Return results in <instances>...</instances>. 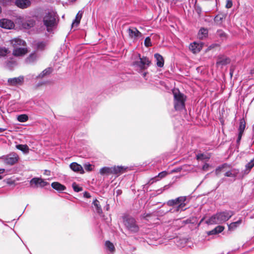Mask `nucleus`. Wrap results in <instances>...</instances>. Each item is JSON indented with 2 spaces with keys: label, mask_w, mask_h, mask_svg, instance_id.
Segmentation results:
<instances>
[{
  "label": "nucleus",
  "mask_w": 254,
  "mask_h": 254,
  "mask_svg": "<svg viewBox=\"0 0 254 254\" xmlns=\"http://www.w3.org/2000/svg\"><path fill=\"white\" fill-rule=\"evenodd\" d=\"M234 215V212L231 210L218 212L211 216L206 221V223L208 224H221L228 220Z\"/></svg>",
  "instance_id": "f257e3e1"
},
{
  "label": "nucleus",
  "mask_w": 254,
  "mask_h": 254,
  "mask_svg": "<svg viewBox=\"0 0 254 254\" xmlns=\"http://www.w3.org/2000/svg\"><path fill=\"white\" fill-rule=\"evenodd\" d=\"M137 56L138 59L132 62V66L136 71L141 73L150 66L151 62L147 57H141L140 54H138Z\"/></svg>",
  "instance_id": "f03ea898"
},
{
  "label": "nucleus",
  "mask_w": 254,
  "mask_h": 254,
  "mask_svg": "<svg viewBox=\"0 0 254 254\" xmlns=\"http://www.w3.org/2000/svg\"><path fill=\"white\" fill-rule=\"evenodd\" d=\"M58 21L57 13L53 11H48L43 17V23L48 32H51L57 27Z\"/></svg>",
  "instance_id": "7ed1b4c3"
},
{
  "label": "nucleus",
  "mask_w": 254,
  "mask_h": 254,
  "mask_svg": "<svg viewBox=\"0 0 254 254\" xmlns=\"http://www.w3.org/2000/svg\"><path fill=\"white\" fill-rule=\"evenodd\" d=\"M123 223L125 228L131 233L134 234L138 232L139 227L135 219L128 215L123 217Z\"/></svg>",
  "instance_id": "20e7f679"
},
{
  "label": "nucleus",
  "mask_w": 254,
  "mask_h": 254,
  "mask_svg": "<svg viewBox=\"0 0 254 254\" xmlns=\"http://www.w3.org/2000/svg\"><path fill=\"white\" fill-rule=\"evenodd\" d=\"M186 196H180L174 199H170L167 201L166 204L169 206L177 205V206L172 210V212H179L186 210L185 207L186 205Z\"/></svg>",
  "instance_id": "39448f33"
},
{
  "label": "nucleus",
  "mask_w": 254,
  "mask_h": 254,
  "mask_svg": "<svg viewBox=\"0 0 254 254\" xmlns=\"http://www.w3.org/2000/svg\"><path fill=\"white\" fill-rule=\"evenodd\" d=\"M174 108L176 111H181L185 108L186 96L179 92L178 94L174 93Z\"/></svg>",
  "instance_id": "423d86ee"
},
{
  "label": "nucleus",
  "mask_w": 254,
  "mask_h": 254,
  "mask_svg": "<svg viewBox=\"0 0 254 254\" xmlns=\"http://www.w3.org/2000/svg\"><path fill=\"white\" fill-rule=\"evenodd\" d=\"M0 159L2 160L5 164L12 166L18 162L19 157L16 153L12 152L8 154L0 156Z\"/></svg>",
  "instance_id": "0eeeda50"
},
{
  "label": "nucleus",
  "mask_w": 254,
  "mask_h": 254,
  "mask_svg": "<svg viewBox=\"0 0 254 254\" xmlns=\"http://www.w3.org/2000/svg\"><path fill=\"white\" fill-rule=\"evenodd\" d=\"M30 184L31 187L33 186V185H34L36 188L38 187L43 188L49 185V183L41 178L34 177L30 181Z\"/></svg>",
  "instance_id": "6e6552de"
},
{
  "label": "nucleus",
  "mask_w": 254,
  "mask_h": 254,
  "mask_svg": "<svg viewBox=\"0 0 254 254\" xmlns=\"http://www.w3.org/2000/svg\"><path fill=\"white\" fill-rule=\"evenodd\" d=\"M25 77L23 75H20L17 77L10 78L7 80L9 85L16 86L22 85L24 82Z\"/></svg>",
  "instance_id": "1a4fd4ad"
},
{
  "label": "nucleus",
  "mask_w": 254,
  "mask_h": 254,
  "mask_svg": "<svg viewBox=\"0 0 254 254\" xmlns=\"http://www.w3.org/2000/svg\"><path fill=\"white\" fill-rule=\"evenodd\" d=\"M128 32L129 37L134 40L142 38L143 36L142 34L136 27L129 28Z\"/></svg>",
  "instance_id": "9d476101"
},
{
  "label": "nucleus",
  "mask_w": 254,
  "mask_h": 254,
  "mask_svg": "<svg viewBox=\"0 0 254 254\" xmlns=\"http://www.w3.org/2000/svg\"><path fill=\"white\" fill-rule=\"evenodd\" d=\"M0 26L4 29H11L14 27V24L11 20L2 19L0 20Z\"/></svg>",
  "instance_id": "9b49d317"
},
{
  "label": "nucleus",
  "mask_w": 254,
  "mask_h": 254,
  "mask_svg": "<svg viewBox=\"0 0 254 254\" xmlns=\"http://www.w3.org/2000/svg\"><path fill=\"white\" fill-rule=\"evenodd\" d=\"M127 167L123 166H114L112 167V175L119 176L122 174L125 173Z\"/></svg>",
  "instance_id": "f8f14e48"
},
{
  "label": "nucleus",
  "mask_w": 254,
  "mask_h": 254,
  "mask_svg": "<svg viewBox=\"0 0 254 254\" xmlns=\"http://www.w3.org/2000/svg\"><path fill=\"white\" fill-rule=\"evenodd\" d=\"M17 64L16 59L13 57L9 58L5 62V67L9 70H13Z\"/></svg>",
  "instance_id": "ddd939ff"
},
{
  "label": "nucleus",
  "mask_w": 254,
  "mask_h": 254,
  "mask_svg": "<svg viewBox=\"0 0 254 254\" xmlns=\"http://www.w3.org/2000/svg\"><path fill=\"white\" fill-rule=\"evenodd\" d=\"M69 167L74 172L79 173L80 174H83L84 171L82 166L76 162H72L69 165Z\"/></svg>",
  "instance_id": "4468645a"
},
{
  "label": "nucleus",
  "mask_w": 254,
  "mask_h": 254,
  "mask_svg": "<svg viewBox=\"0 0 254 254\" xmlns=\"http://www.w3.org/2000/svg\"><path fill=\"white\" fill-rule=\"evenodd\" d=\"M230 62V60L229 58L226 57L224 56H220L218 57L216 64L217 65H225Z\"/></svg>",
  "instance_id": "2eb2a0df"
},
{
  "label": "nucleus",
  "mask_w": 254,
  "mask_h": 254,
  "mask_svg": "<svg viewBox=\"0 0 254 254\" xmlns=\"http://www.w3.org/2000/svg\"><path fill=\"white\" fill-rule=\"evenodd\" d=\"M242 223V218H240L238 220L228 224V230L233 231L238 228Z\"/></svg>",
  "instance_id": "dca6fc26"
},
{
  "label": "nucleus",
  "mask_w": 254,
  "mask_h": 254,
  "mask_svg": "<svg viewBox=\"0 0 254 254\" xmlns=\"http://www.w3.org/2000/svg\"><path fill=\"white\" fill-rule=\"evenodd\" d=\"M15 5L19 8H25L30 4V1L28 0H16Z\"/></svg>",
  "instance_id": "f3484780"
},
{
  "label": "nucleus",
  "mask_w": 254,
  "mask_h": 254,
  "mask_svg": "<svg viewBox=\"0 0 254 254\" xmlns=\"http://www.w3.org/2000/svg\"><path fill=\"white\" fill-rule=\"evenodd\" d=\"M51 187L54 190L61 192L66 190V187L64 185L61 184L59 182H55L52 183Z\"/></svg>",
  "instance_id": "a211bd4d"
},
{
  "label": "nucleus",
  "mask_w": 254,
  "mask_h": 254,
  "mask_svg": "<svg viewBox=\"0 0 254 254\" xmlns=\"http://www.w3.org/2000/svg\"><path fill=\"white\" fill-rule=\"evenodd\" d=\"M226 15L222 14H218L216 15L213 20L215 24L221 26L222 25L223 21L225 18Z\"/></svg>",
  "instance_id": "6ab92c4d"
},
{
  "label": "nucleus",
  "mask_w": 254,
  "mask_h": 254,
  "mask_svg": "<svg viewBox=\"0 0 254 254\" xmlns=\"http://www.w3.org/2000/svg\"><path fill=\"white\" fill-rule=\"evenodd\" d=\"M13 51V55L14 56H22L24 55L27 53L26 49L24 48H17L14 47Z\"/></svg>",
  "instance_id": "aec40b11"
},
{
  "label": "nucleus",
  "mask_w": 254,
  "mask_h": 254,
  "mask_svg": "<svg viewBox=\"0 0 254 254\" xmlns=\"http://www.w3.org/2000/svg\"><path fill=\"white\" fill-rule=\"evenodd\" d=\"M154 58L156 61V65L159 67H162L164 64V60L163 57L158 53L154 54Z\"/></svg>",
  "instance_id": "412c9836"
},
{
  "label": "nucleus",
  "mask_w": 254,
  "mask_h": 254,
  "mask_svg": "<svg viewBox=\"0 0 254 254\" xmlns=\"http://www.w3.org/2000/svg\"><path fill=\"white\" fill-rule=\"evenodd\" d=\"M215 37L223 41L227 39L228 35L223 30L218 29L216 32Z\"/></svg>",
  "instance_id": "4be33fe9"
},
{
  "label": "nucleus",
  "mask_w": 254,
  "mask_h": 254,
  "mask_svg": "<svg viewBox=\"0 0 254 254\" xmlns=\"http://www.w3.org/2000/svg\"><path fill=\"white\" fill-rule=\"evenodd\" d=\"M83 14V12L81 10H80L78 11V12L77 13L75 19L72 21V23L71 24V27H73L74 26H78V25L80 23V20L82 18Z\"/></svg>",
  "instance_id": "5701e85b"
},
{
  "label": "nucleus",
  "mask_w": 254,
  "mask_h": 254,
  "mask_svg": "<svg viewBox=\"0 0 254 254\" xmlns=\"http://www.w3.org/2000/svg\"><path fill=\"white\" fill-rule=\"evenodd\" d=\"M224 227L221 225L216 226L215 228L207 232L208 235H216L221 233L224 230Z\"/></svg>",
  "instance_id": "b1692460"
},
{
  "label": "nucleus",
  "mask_w": 254,
  "mask_h": 254,
  "mask_svg": "<svg viewBox=\"0 0 254 254\" xmlns=\"http://www.w3.org/2000/svg\"><path fill=\"white\" fill-rule=\"evenodd\" d=\"M190 49L193 53H197L199 52L201 49V46L196 42H193L190 45Z\"/></svg>",
  "instance_id": "393cba45"
},
{
  "label": "nucleus",
  "mask_w": 254,
  "mask_h": 254,
  "mask_svg": "<svg viewBox=\"0 0 254 254\" xmlns=\"http://www.w3.org/2000/svg\"><path fill=\"white\" fill-rule=\"evenodd\" d=\"M99 172L102 176L112 175V167H104L100 169Z\"/></svg>",
  "instance_id": "a878e982"
},
{
  "label": "nucleus",
  "mask_w": 254,
  "mask_h": 254,
  "mask_svg": "<svg viewBox=\"0 0 254 254\" xmlns=\"http://www.w3.org/2000/svg\"><path fill=\"white\" fill-rule=\"evenodd\" d=\"M208 30L207 28L201 27L198 33V36L199 39H203L208 36Z\"/></svg>",
  "instance_id": "bb28decb"
},
{
  "label": "nucleus",
  "mask_w": 254,
  "mask_h": 254,
  "mask_svg": "<svg viewBox=\"0 0 254 254\" xmlns=\"http://www.w3.org/2000/svg\"><path fill=\"white\" fill-rule=\"evenodd\" d=\"M246 128V122L244 118L240 120L239 126L238 128V134H243Z\"/></svg>",
  "instance_id": "cd10ccee"
},
{
  "label": "nucleus",
  "mask_w": 254,
  "mask_h": 254,
  "mask_svg": "<svg viewBox=\"0 0 254 254\" xmlns=\"http://www.w3.org/2000/svg\"><path fill=\"white\" fill-rule=\"evenodd\" d=\"M37 55L35 53H32L25 59V62L27 64H32L37 60Z\"/></svg>",
  "instance_id": "c85d7f7f"
},
{
  "label": "nucleus",
  "mask_w": 254,
  "mask_h": 254,
  "mask_svg": "<svg viewBox=\"0 0 254 254\" xmlns=\"http://www.w3.org/2000/svg\"><path fill=\"white\" fill-rule=\"evenodd\" d=\"M92 204L94 206L97 213L99 214L102 213V209L99 200H98L97 199H95L92 202Z\"/></svg>",
  "instance_id": "c756f323"
},
{
  "label": "nucleus",
  "mask_w": 254,
  "mask_h": 254,
  "mask_svg": "<svg viewBox=\"0 0 254 254\" xmlns=\"http://www.w3.org/2000/svg\"><path fill=\"white\" fill-rule=\"evenodd\" d=\"M25 41L19 38H15L11 40V44L14 47H17V46L24 45Z\"/></svg>",
  "instance_id": "7c9ffc66"
},
{
  "label": "nucleus",
  "mask_w": 254,
  "mask_h": 254,
  "mask_svg": "<svg viewBox=\"0 0 254 254\" xmlns=\"http://www.w3.org/2000/svg\"><path fill=\"white\" fill-rule=\"evenodd\" d=\"M16 148L24 153H28L29 152V148L26 144H17L16 145Z\"/></svg>",
  "instance_id": "2f4dec72"
},
{
  "label": "nucleus",
  "mask_w": 254,
  "mask_h": 254,
  "mask_svg": "<svg viewBox=\"0 0 254 254\" xmlns=\"http://www.w3.org/2000/svg\"><path fill=\"white\" fill-rule=\"evenodd\" d=\"M172 210H173V209H170L169 210H164L163 209H160L159 208L157 209V210L155 211H154V212L155 213V215L157 216H163L168 212H172Z\"/></svg>",
  "instance_id": "473e14b6"
},
{
  "label": "nucleus",
  "mask_w": 254,
  "mask_h": 254,
  "mask_svg": "<svg viewBox=\"0 0 254 254\" xmlns=\"http://www.w3.org/2000/svg\"><path fill=\"white\" fill-rule=\"evenodd\" d=\"M17 120L19 122L24 123L28 120L29 117L27 114H21L17 116Z\"/></svg>",
  "instance_id": "72a5a7b5"
},
{
  "label": "nucleus",
  "mask_w": 254,
  "mask_h": 254,
  "mask_svg": "<svg viewBox=\"0 0 254 254\" xmlns=\"http://www.w3.org/2000/svg\"><path fill=\"white\" fill-rule=\"evenodd\" d=\"M52 68L51 67H48L44 69L37 77L43 78L45 76L50 74L52 72Z\"/></svg>",
  "instance_id": "f704fd0d"
},
{
  "label": "nucleus",
  "mask_w": 254,
  "mask_h": 254,
  "mask_svg": "<svg viewBox=\"0 0 254 254\" xmlns=\"http://www.w3.org/2000/svg\"><path fill=\"white\" fill-rule=\"evenodd\" d=\"M105 247L108 250L112 253L115 251V248L114 244L109 241H107L105 244Z\"/></svg>",
  "instance_id": "c9c22d12"
},
{
  "label": "nucleus",
  "mask_w": 254,
  "mask_h": 254,
  "mask_svg": "<svg viewBox=\"0 0 254 254\" xmlns=\"http://www.w3.org/2000/svg\"><path fill=\"white\" fill-rule=\"evenodd\" d=\"M254 167V166L250 162H248L246 164L245 169L243 170L244 174H248Z\"/></svg>",
  "instance_id": "e433bc0d"
},
{
  "label": "nucleus",
  "mask_w": 254,
  "mask_h": 254,
  "mask_svg": "<svg viewBox=\"0 0 254 254\" xmlns=\"http://www.w3.org/2000/svg\"><path fill=\"white\" fill-rule=\"evenodd\" d=\"M169 188V186L168 185L165 186L163 188H162L160 189H158L156 190L155 193H153L151 194V196H155L157 195H159L161 193H162L165 190L168 189Z\"/></svg>",
  "instance_id": "4c0bfd02"
},
{
  "label": "nucleus",
  "mask_w": 254,
  "mask_h": 254,
  "mask_svg": "<svg viewBox=\"0 0 254 254\" xmlns=\"http://www.w3.org/2000/svg\"><path fill=\"white\" fill-rule=\"evenodd\" d=\"M34 22L33 20L29 21L28 22H25L22 24L23 27L26 29H29L34 27Z\"/></svg>",
  "instance_id": "58836bf2"
},
{
  "label": "nucleus",
  "mask_w": 254,
  "mask_h": 254,
  "mask_svg": "<svg viewBox=\"0 0 254 254\" xmlns=\"http://www.w3.org/2000/svg\"><path fill=\"white\" fill-rule=\"evenodd\" d=\"M227 167H229V166L227 163H224L221 165L218 166L215 169L216 174H219L221 171H222L224 169H225Z\"/></svg>",
  "instance_id": "ea45409f"
},
{
  "label": "nucleus",
  "mask_w": 254,
  "mask_h": 254,
  "mask_svg": "<svg viewBox=\"0 0 254 254\" xmlns=\"http://www.w3.org/2000/svg\"><path fill=\"white\" fill-rule=\"evenodd\" d=\"M36 49L41 51L43 50L46 46V43L44 42H39L36 44Z\"/></svg>",
  "instance_id": "a19ab883"
},
{
  "label": "nucleus",
  "mask_w": 254,
  "mask_h": 254,
  "mask_svg": "<svg viewBox=\"0 0 254 254\" xmlns=\"http://www.w3.org/2000/svg\"><path fill=\"white\" fill-rule=\"evenodd\" d=\"M72 188L74 191L76 192H80L82 190L83 188L81 187H80L75 183H73L72 185Z\"/></svg>",
  "instance_id": "79ce46f5"
},
{
  "label": "nucleus",
  "mask_w": 254,
  "mask_h": 254,
  "mask_svg": "<svg viewBox=\"0 0 254 254\" xmlns=\"http://www.w3.org/2000/svg\"><path fill=\"white\" fill-rule=\"evenodd\" d=\"M8 53L7 49L4 47H0V57H4Z\"/></svg>",
  "instance_id": "37998d69"
},
{
  "label": "nucleus",
  "mask_w": 254,
  "mask_h": 254,
  "mask_svg": "<svg viewBox=\"0 0 254 254\" xmlns=\"http://www.w3.org/2000/svg\"><path fill=\"white\" fill-rule=\"evenodd\" d=\"M144 44L146 47L152 46V43L150 37H147L145 39Z\"/></svg>",
  "instance_id": "c03bdc74"
},
{
  "label": "nucleus",
  "mask_w": 254,
  "mask_h": 254,
  "mask_svg": "<svg viewBox=\"0 0 254 254\" xmlns=\"http://www.w3.org/2000/svg\"><path fill=\"white\" fill-rule=\"evenodd\" d=\"M224 175H225V177H233V178H234V179H235V178H236V174L233 173L232 171H227V172L225 173Z\"/></svg>",
  "instance_id": "a18cd8bd"
},
{
  "label": "nucleus",
  "mask_w": 254,
  "mask_h": 254,
  "mask_svg": "<svg viewBox=\"0 0 254 254\" xmlns=\"http://www.w3.org/2000/svg\"><path fill=\"white\" fill-rule=\"evenodd\" d=\"M186 242L185 240H180V242H177L176 245L178 248H184L186 245Z\"/></svg>",
  "instance_id": "49530a36"
},
{
  "label": "nucleus",
  "mask_w": 254,
  "mask_h": 254,
  "mask_svg": "<svg viewBox=\"0 0 254 254\" xmlns=\"http://www.w3.org/2000/svg\"><path fill=\"white\" fill-rule=\"evenodd\" d=\"M84 168L87 171H91L92 170V166L90 164H85Z\"/></svg>",
  "instance_id": "de8ad7c7"
},
{
  "label": "nucleus",
  "mask_w": 254,
  "mask_h": 254,
  "mask_svg": "<svg viewBox=\"0 0 254 254\" xmlns=\"http://www.w3.org/2000/svg\"><path fill=\"white\" fill-rule=\"evenodd\" d=\"M233 5V2L231 0H227L226 4V7L227 8H230L232 7Z\"/></svg>",
  "instance_id": "09e8293b"
},
{
  "label": "nucleus",
  "mask_w": 254,
  "mask_h": 254,
  "mask_svg": "<svg viewBox=\"0 0 254 254\" xmlns=\"http://www.w3.org/2000/svg\"><path fill=\"white\" fill-rule=\"evenodd\" d=\"M242 135H243L240 134H238V137H237V140H236L237 147L238 148V147H239V145L240 144V141L241 140Z\"/></svg>",
  "instance_id": "8fccbe9b"
},
{
  "label": "nucleus",
  "mask_w": 254,
  "mask_h": 254,
  "mask_svg": "<svg viewBox=\"0 0 254 254\" xmlns=\"http://www.w3.org/2000/svg\"><path fill=\"white\" fill-rule=\"evenodd\" d=\"M168 174L167 172L164 171L159 173L158 177L160 178H163L165 177Z\"/></svg>",
  "instance_id": "3c124183"
},
{
  "label": "nucleus",
  "mask_w": 254,
  "mask_h": 254,
  "mask_svg": "<svg viewBox=\"0 0 254 254\" xmlns=\"http://www.w3.org/2000/svg\"><path fill=\"white\" fill-rule=\"evenodd\" d=\"M195 11L197 12V13L198 14V15L200 16V14L201 13V11H202L201 8L199 6H197L195 7Z\"/></svg>",
  "instance_id": "603ef678"
},
{
  "label": "nucleus",
  "mask_w": 254,
  "mask_h": 254,
  "mask_svg": "<svg viewBox=\"0 0 254 254\" xmlns=\"http://www.w3.org/2000/svg\"><path fill=\"white\" fill-rule=\"evenodd\" d=\"M151 216V214L150 213H144L141 215V217L143 219H147L148 217H150Z\"/></svg>",
  "instance_id": "864d4df0"
},
{
  "label": "nucleus",
  "mask_w": 254,
  "mask_h": 254,
  "mask_svg": "<svg viewBox=\"0 0 254 254\" xmlns=\"http://www.w3.org/2000/svg\"><path fill=\"white\" fill-rule=\"evenodd\" d=\"M209 167V165L206 163L202 166V169L204 171H207Z\"/></svg>",
  "instance_id": "5fc2aeb1"
},
{
  "label": "nucleus",
  "mask_w": 254,
  "mask_h": 254,
  "mask_svg": "<svg viewBox=\"0 0 254 254\" xmlns=\"http://www.w3.org/2000/svg\"><path fill=\"white\" fill-rule=\"evenodd\" d=\"M83 196L85 198H90L91 197V195L90 194L87 192V191H85L84 193H83Z\"/></svg>",
  "instance_id": "6e6d98bb"
},
{
  "label": "nucleus",
  "mask_w": 254,
  "mask_h": 254,
  "mask_svg": "<svg viewBox=\"0 0 254 254\" xmlns=\"http://www.w3.org/2000/svg\"><path fill=\"white\" fill-rule=\"evenodd\" d=\"M203 156H204L203 154H202V153L198 154L196 155V158L198 160H199V159H202L203 158Z\"/></svg>",
  "instance_id": "4d7b16f0"
},
{
  "label": "nucleus",
  "mask_w": 254,
  "mask_h": 254,
  "mask_svg": "<svg viewBox=\"0 0 254 254\" xmlns=\"http://www.w3.org/2000/svg\"><path fill=\"white\" fill-rule=\"evenodd\" d=\"M5 171L4 169H0V180L2 179V177L1 174H3Z\"/></svg>",
  "instance_id": "13d9d810"
},
{
  "label": "nucleus",
  "mask_w": 254,
  "mask_h": 254,
  "mask_svg": "<svg viewBox=\"0 0 254 254\" xmlns=\"http://www.w3.org/2000/svg\"><path fill=\"white\" fill-rule=\"evenodd\" d=\"M211 17L210 16H206L205 18L204 19V21L206 22H210L211 19H210Z\"/></svg>",
  "instance_id": "bf43d9fd"
},
{
  "label": "nucleus",
  "mask_w": 254,
  "mask_h": 254,
  "mask_svg": "<svg viewBox=\"0 0 254 254\" xmlns=\"http://www.w3.org/2000/svg\"><path fill=\"white\" fill-rule=\"evenodd\" d=\"M122 193V191L121 190H116V194H117V196H119L120 195H121Z\"/></svg>",
  "instance_id": "052dcab7"
},
{
  "label": "nucleus",
  "mask_w": 254,
  "mask_h": 254,
  "mask_svg": "<svg viewBox=\"0 0 254 254\" xmlns=\"http://www.w3.org/2000/svg\"><path fill=\"white\" fill-rule=\"evenodd\" d=\"M141 73H142V76H143V77L145 78L147 74L148 73V72H146V71H143Z\"/></svg>",
  "instance_id": "680f3d73"
},
{
  "label": "nucleus",
  "mask_w": 254,
  "mask_h": 254,
  "mask_svg": "<svg viewBox=\"0 0 254 254\" xmlns=\"http://www.w3.org/2000/svg\"><path fill=\"white\" fill-rule=\"evenodd\" d=\"M51 172L49 170H45L44 174L47 175H50Z\"/></svg>",
  "instance_id": "e2e57ef3"
},
{
  "label": "nucleus",
  "mask_w": 254,
  "mask_h": 254,
  "mask_svg": "<svg viewBox=\"0 0 254 254\" xmlns=\"http://www.w3.org/2000/svg\"><path fill=\"white\" fill-rule=\"evenodd\" d=\"M6 130V128H5L0 127V132H2Z\"/></svg>",
  "instance_id": "0e129e2a"
},
{
  "label": "nucleus",
  "mask_w": 254,
  "mask_h": 254,
  "mask_svg": "<svg viewBox=\"0 0 254 254\" xmlns=\"http://www.w3.org/2000/svg\"><path fill=\"white\" fill-rule=\"evenodd\" d=\"M105 208L106 209V210H108L109 208H110L109 205V204H107Z\"/></svg>",
  "instance_id": "69168bd1"
},
{
  "label": "nucleus",
  "mask_w": 254,
  "mask_h": 254,
  "mask_svg": "<svg viewBox=\"0 0 254 254\" xmlns=\"http://www.w3.org/2000/svg\"><path fill=\"white\" fill-rule=\"evenodd\" d=\"M250 162V163H251V164H253V165L254 166V158L253 159H252Z\"/></svg>",
  "instance_id": "338daca9"
},
{
  "label": "nucleus",
  "mask_w": 254,
  "mask_h": 254,
  "mask_svg": "<svg viewBox=\"0 0 254 254\" xmlns=\"http://www.w3.org/2000/svg\"><path fill=\"white\" fill-rule=\"evenodd\" d=\"M13 183H14V182H13V181H8V184L9 185H12V184H13Z\"/></svg>",
  "instance_id": "774afa93"
}]
</instances>
